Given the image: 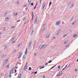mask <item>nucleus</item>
Here are the masks:
<instances>
[{"label": "nucleus", "mask_w": 78, "mask_h": 78, "mask_svg": "<svg viewBox=\"0 0 78 78\" xmlns=\"http://www.w3.org/2000/svg\"><path fill=\"white\" fill-rule=\"evenodd\" d=\"M61 21L60 20H59L58 21V22H57L56 23H55L56 25H60V24L61 23Z\"/></svg>", "instance_id": "1"}, {"label": "nucleus", "mask_w": 78, "mask_h": 78, "mask_svg": "<svg viewBox=\"0 0 78 78\" xmlns=\"http://www.w3.org/2000/svg\"><path fill=\"white\" fill-rule=\"evenodd\" d=\"M37 18H36L34 22V23H36L37 25V24H38V23H39V21H37Z\"/></svg>", "instance_id": "2"}, {"label": "nucleus", "mask_w": 78, "mask_h": 78, "mask_svg": "<svg viewBox=\"0 0 78 78\" xmlns=\"http://www.w3.org/2000/svg\"><path fill=\"white\" fill-rule=\"evenodd\" d=\"M22 76V74L21 73H20L18 76V78H21V77Z\"/></svg>", "instance_id": "3"}, {"label": "nucleus", "mask_w": 78, "mask_h": 78, "mask_svg": "<svg viewBox=\"0 0 78 78\" xmlns=\"http://www.w3.org/2000/svg\"><path fill=\"white\" fill-rule=\"evenodd\" d=\"M61 30H59L58 31H57V35H58V34H59V33L61 32Z\"/></svg>", "instance_id": "4"}, {"label": "nucleus", "mask_w": 78, "mask_h": 78, "mask_svg": "<svg viewBox=\"0 0 78 78\" xmlns=\"http://www.w3.org/2000/svg\"><path fill=\"white\" fill-rule=\"evenodd\" d=\"M61 74H60L59 73H58L57 74V75L56 76V77L57 76H61Z\"/></svg>", "instance_id": "5"}, {"label": "nucleus", "mask_w": 78, "mask_h": 78, "mask_svg": "<svg viewBox=\"0 0 78 78\" xmlns=\"http://www.w3.org/2000/svg\"><path fill=\"white\" fill-rule=\"evenodd\" d=\"M27 48H26V51L25 52V55H27Z\"/></svg>", "instance_id": "6"}, {"label": "nucleus", "mask_w": 78, "mask_h": 78, "mask_svg": "<svg viewBox=\"0 0 78 78\" xmlns=\"http://www.w3.org/2000/svg\"><path fill=\"white\" fill-rule=\"evenodd\" d=\"M31 48V44H29L28 45V49H30Z\"/></svg>", "instance_id": "7"}, {"label": "nucleus", "mask_w": 78, "mask_h": 78, "mask_svg": "<svg viewBox=\"0 0 78 78\" xmlns=\"http://www.w3.org/2000/svg\"><path fill=\"white\" fill-rule=\"evenodd\" d=\"M25 58V55H24L23 57L22 60H24Z\"/></svg>", "instance_id": "8"}, {"label": "nucleus", "mask_w": 78, "mask_h": 78, "mask_svg": "<svg viewBox=\"0 0 78 78\" xmlns=\"http://www.w3.org/2000/svg\"><path fill=\"white\" fill-rule=\"evenodd\" d=\"M73 5H74V4L73 3L71 4V6L70 7V8H72L73 6Z\"/></svg>", "instance_id": "9"}, {"label": "nucleus", "mask_w": 78, "mask_h": 78, "mask_svg": "<svg viewBox=\"0 0 78 78\" xmlns=\"http://www.w3.org/2000/svg\"><path fill=\"white\" fill-rule=\"evenodd\" d=\"M24 68V71H25V70H26V69H27V66H25Z\"/></svg>", "instance_id": "10"}, {"label": "nucleus", "mask_w": 78, "mask_h": 78, "mask_svg": "<svg viewBox=\"0 0 78 78\" xmlns=\"http://www.w3.org/2000/svg\"><path fill=\"white\" fill-rule=\"evenodd\" d=\"M34 33V30H33L32 31V33H31V34L30 36H31Z\"/></svg>", "instance_id": "11"}, {"label": "nucleus", "mask_w": 78, "mask_h": 78, "mask_svg": "<svg viewBox=\"0 0 78 78\" xmlns=\"http://www.w3.org/2000/svg\"><path fill=\"white\" fill-rule=\"evenodd\" d=\"M5 19L6 21H7V20H8V19H9V17H7Z\"/></svg>", "instance_id": "12"}, {"label": "nucleus", "mask_w": 78, "mask_h": 78, "mask_svg": "<svg viewBox=\"0 0 78 78\" xmlns=\"http://www.w3.org/2000/svg\"><path fill=\"white\" fill-rule=\"evenodd\" d=\"M10 74H12V70H10Z\"/></svg>", "instance_id": "13"}, {"label": "nucleus", "mask_w": 78, "mask_h": 78, "mask_svg": "<svg viewBox=\"0 0 78 78\" xmlns=\"http://www.w3.org/2000/svg\"><path fill=\"white\" fill-rule=\"evenodd\" d=\"M32 43V41H29V45H31V43Z\"/></svg>", "instance_id": "14"}, {"label": "nucleus", "mask_w": 78, "mask_h": 78, "mask_svg": "<svg viewBox=\"0 0 78 78\" xmlns=\"http://www.w3.org/2000/svg\"><path fill=\"white\" fill-rule=\"evenodd\" d=\"M45 27L43 28L42 30V31H44L45 30Z\"/></svg>", "instance_id": "15"}, {"label": "nucleus", "mask_w": 78, "mask_h": 78, "mask_svg": "<svg viewBox=\"0 0 78 78\" xmlns=\"http://www.w3.org/2000/svg\"><path fill=\"white\" fill-rule=\"evenodd\" d=\"M7 63V62H6V61H5L4 62V63H3V64L4 65H5V64H6Z\"/></svg>", "instance_id": "16"}, {"label": "nucleus", "mask_w": 78, "mask_h": 78, "mask_svg": "<svg viewBox=\"0 0 78 78\" xmlns=\"http://www.w3.org/2000/svg\"><path fill=\"white\" fill-rule=\"evenodd\" d=\"M14 38H15V37H13V38H12V39L11 40V41H14Z\"/></svg>", "instance_id": "17"}, {"label": "nucleus", "mask_w": 78, "mask_h": 78, "mask_svg": "<svg viewBox=\"0 0 78 78\" xmlns=\"http://www.w3.org/2000/svg\"><path fill=\"white\" fill-rule=\"evenodd\" d=\"M76 21H75L72 24V25H74V24H75V23H76Z\"/></svg>", "instance_id": "18"}, {"label": "nucleus", "mask_w": 78, "mask_h": 78, "mask_svg": "<svg viewBox=\"0 0 78 78\" xmlns=\"http://www.w3.org/2000/svg\"><path fill=\"white\" fill-rule=\"evenodd\" d=\"M34 71H33V72L31 73V75H32V76H33V73L34 74Z\"/></svg>", "instance_id": "19"}, {"label": "nucleus", "mask_w": 78, "mask_h": 78, "mask_svg": "<svg viewBox=\"0 0 78 78\" xmlns=\"http://www.w3.org/2000/svg\"><path fill=\"white\" fill-rule=\"evenodd\" d=\"M38 5V2H36V4L35 5V6H37V5Z\"/></svg>", "instance_id": "20"}, {"label": "nucleus", "mask_w": 78, "mask_h": 78, "mask_svg": "<svg viewBox=\"0 0 78 78\" xmlns=\"http://www.w3.org/2000/svg\"><path fill=\"white\" fill-rule=\"evenodd\" d=\"M47 44H46L44 45V48H45L46 47H47Z\"/></svg>", "instance_id": "21"}, {"label": "nucleus", "mask_w": 78, "mask_h": 78, "mask_svg": "<svg viewBox=\"0 0 78 78\" xmlns=\"http://www.w3.org/2000/svg\"><path fill=\"white\" fill-rule=\"evenodd\" d=\"M31 69H32L31 68V67H29V71L31 70Z\"/></svg>", "instance_id": "22"}, {"label": "nucleus", "mask_w": 78, "mask_h": 78, "mask_svg": "<svg viewBox=\"0 0 78 78\" xmlns=\"http://www.w3.org/2000/svg\"><path fill=\"white\" fill-rule=\"evenodd\" d=\"M42 6H45V3H43V4Z\"/></svg>", "instance_id": "23"}, {"label": "nucleus", "mask_w": 78, "mask_h": 78, "mask_svg": "<svg viewBox=\"0 0 78 78\" xmlns=\"http://www.w3.org/2000/svg\"><path fill=\"white\" fill-rule=\"evenodd\" d=\"M43 48V47H42L41 46H40L39 47V48H40V49H41V48Z\"/></svg>", "instance_id": "24"}, {"label": "nucleus", "mask_w": 78, "mask_h": 78, "mask_svg": "<svg viewBox=\"0 0 78 78\" xmlns=\"http://www.w3.org/2000/svg\"><path fill=\"white\" fill-rule=\"evenodd\" d=\"M8 46L7 45H6V46L5 47V48H8Z\"/></svg>", "instance_id": "25"}, {"label": "nucleus", "mask_w": 78, "mask_h": 78, "mask_svg": "<svg viewBox=\"0 0 78 78\" xmlns=\"http://www.w3.org/2000/svg\"><path fill=\"white\" fill-rule=\"evenodd\" d=\"M34 15L33 14H32V20H33V17H34Z\"/></svg>", "instance_id": "26"}, {"label": "nucleus", "mask_w": 78, "mask_h": 78, "mask_svg": "<svg viewBox=\"0 0 78 78\" xmlns=\"http://www.w3.org/2000/svg\"><path fill=\"white\" fill-rule=\"evenodd\" d=\"M34 15L33 14H32V20H33V17H34Z\"/></svg>", "instance_id": "27"}, {"label": "nucleus", "mask_w": 78, "mask_h": 78, "mask_svg": "<svg viewBox=\"0 0 78 78\" xmlns=\"http://www.w3.org/2000/svg\"><path fill=\"white\" fill-rule=\"evenodd\" d=\"M51 5V2H50L49 4V6H50V5Z\"/></svg>", "instance_id": "28"}, {"label": "nucleus", "mask_w": 78, "mask_h": 78, "mask_svg": "<svg viewBox=\"0 0 78 78\" xmlns=\"http://www.w3.org/2000/svg\"><path fill=\"white\" fill-rule=\"evenodd\" d=\"M5 30H6V28L4 27L3 30V31H5Z\"/></svg>", "instance_id": "29"}, {"label": "nucleus", "mask_w": 78, "mask_h": 78, "mask_svg": "<svg viewBox=\"0 0 78 78\" xmlns=\"http://www.w3.org/2000/svg\"><path fill=\"white\" fill-rule=\"evenodd\" d=\"M15 27H16V26H12L11 27V28H15Z\"/></svg>", "instance_id": "30"}, {"label": "nucleus", "mask_w": 78, "mask_h": 78, "mask_svg": "<svg viewBox=\"0 0 78 78\" xmlns=\"http://www.w3.org/2000/svg\"><path fill=\"white\" fill-rule=\"evenodd\" d=\"M31 0H28V2L29 3H30L31 2Z\"/></svg>", "instance_id": "31"}, {"label": "nucleus", "mask_w": 78, "mask_h": 78, "mask_svg": "<svg viewBox=\"0 0 78 78\" xmlns=\"http://www.w3.org/2000/svg\"><path fill=\"white\" fill-rule=\"evenodd\" d=\"M21 57V55H19V56H18V58H19V59H20Z\"/></svg>", "instance_id": "32"}, {"label": "nucleus", "mask_w": 78, "mask_h": 78, "mask_svg": "<svg viewBox=\"0 0 78 78\" xmlns=\"http://www.w3.org/2000/svg\"><path fill=\"white\" fill-rule=\"evenodd\" d=\"M9 78H11V74L9 76Z\"/></svg>", "instance_id": "33"}, {"label": "nucleus", "mask_w": 78, "mask_h": 78, "mask_svg": "<svg viewBox=\"0 0 78 78\" xmlns=\"http://www.w3.org/2000/svg\"><path fill=\"white\" fill-rule=\"evenodd\" d=\"M37 73V71H36L35 73H34L33 74V75H34V74H36Z\"/></svg>", "instance_id": "34"}, {"label": "nucleus", "mask_w": 78, "mask_h": 78, "mask_svg": "<svg viewBox=\"0 0 78 78\" xmlns=\"http://www.w3.org/2000/svg\"><path fill=\"white\" fill-rule=\"evenodd\" d=\"M15 69L14 68H12V71H14V70H15Z\"/></svg>", "instance_id": "35"}, {"label": "nucleus", "mask_w": 78, "mask_h": 78, "mask_svg": "<svg viewBox=\"0 0 78 78\" xmlns=\"http://www.w3.org/2000/svg\"><path fill=\"white\" fill-rule=\"evenodd\" d=\"M44 7H45L44 6H43V5H42V9H44Z\"/></svg>", "instance_id": "36"}, {"label": "nucleus", "mask_w": 78, "mask_h": 78, "mask_svg": "<svg viewBox=\"0 0 78 78\" xmlns=\"http://www.w3.org/2000/svg\"><path fill=\"white\" fill-rule=\"evenodd\" d=\"M6 67H7V68H9V65H7L6 66Z\"/></svg>", "instance_id": "37"}, {"label": "nucleus", "mask_w": 78, "mask_h": 78, "mask_svg": "<svg viewBox=\"0 0 78 78\" xmlns=\"http://www.w3.org/2000/svg\"><path fill=\"white\" fill-rule=\"evenodd\" d=\"M51 62H52V61H51L49 62H48V63L49 64L50 63H51Z\"/></svg>", "instance_id": "38"}, {"label": "nucleus", "mask_w": 78, "mask_h": 78, "mask_svg": "<svg viewBox=\"0 0 78 78\" xmlns=\"http://www.w3.org/2000/svg\"><path fill=\"white\" fill-rule=\"evenodd\" d=\"M66 68L65 67V68H64L63 69H62V71H63L64 70V69H66Z\"/></svg>", "instance_id": "39"}, {"label": "nucleus", "mask_w": 78, "mask_h": 78, "mask_svg": "<svg viewBox=\"0 0 78 78\" xmlns=\"http://www.w3.org/2000/svg\"><path fill=\"white\" fill-rule=\"evenodd\" d=\"M22 52H21V53L20 54V56H22Z\"/></svg>", "instance_id": "40"}, {"label": "nucleus", "mask_w": 78, "mask_h": 78, "mask_svg": "<svg viewBox=\"0 0 78 78\" xmlns=\"http://www.w3.org/2000/svg\"><path fill=\"white\" fill-rule=\"evenodd\" d=\"M35 43H36V41H35L34 42V45H35Z\"/></svg>", "instance_id": "41"}, {"label": "nucleus", "mask_w": 78, "mask_h": 78, "mask_svg": "<svg viewBox=\"0 0 78 78\" xmlns=\"http://www.w3.org/2000/svg\"><path fill=\"white\" fill-rule=\"evenodd\" d=\"M36 6H37L36 5L35 6V7L34 8V9H36Z\"/></svg>", "instance_id": "42"}, {"label": "nucleus", "mask_w": 78, "mask_h": 78, "mask_svg": "<svg viewBox=\"0 0 78 78\" xmlns=\"http://www.w3.org/2000/svg\"><path fill=\"white\" fill-rule=\"evenodd\" d=\"M17 13H15V14H14L15 16H17Z\"/></svg>", "instance_id": "43"}, {"label": "nucleus", "mask_w": 78, "mask_h": 78, "mask_svg": "<svg viewBox=\"0 0 78 78\" xmlns=\"http://www.w3.org/2000/svg\"><path fill=\"white\" fill-rule=\"evenodd\" d=\"M26 17L24 18L23 19V20H26Z\"/></svg>", "instance_id": "44"}, {"label": "nucleus", "mask_w": 78, "mask_h": 78, "mask_svg": "<svg viewBox=\"0 0 78 78\" xmlns=\"http://www.w3.org/2000/svg\"><path fill=\"white\" fill-rule=\"evenodd\" d=\"M20 45H21V44H19L18 45L17 47H19L20 46Z\"/></svg>", "instance_id": "45"}, {"label": "nucleus", "mask_w": 78, "mask_h": 78, "mask_svg": "<svg viewBox=\"0 0 78 78\" xmlns=\"http://www.w3.org/2000/svg\"><path fill=\"white\" fill-rule=\"evenodd\" d=\"M17 72V70L16 69L15 70V73H16Z\"/></svg>", "instance_id": "46"}, {"label": "nucleus", "mask_w": 78, "mask_h": 78, "mask_svg": "<svg viewBox=\"0 0 78 78\" xmlns=\"http://www.w3.org/2000/svg\"><path fill=\"white\" fill-rule=\"evenodd\" d=\"M53 68H54L53 66L50 69V70H51V69H53Z\"/></svg>", "instance_id": "47"}, {"label": "nucleus", "mask_w": 78, "mask_h": 78, "mask_svg": "<svg viewBox=\"0 0 78 78\" xmlns=\"http://www.w3.org/2000/svg\"><path fill=\"white\" fill-rule=\"evenodd\" d=\"M8 59H7L5 61V62H8Z\"/></svg>", "instance_id": "48"}, {"label": "nucleus", "mask_w": 78, "mask_h": 78, "mask_svg": "<svg viewBox=\"0 0 78 78\" xmlns=\"http://www.w3.org/2000/svg\"><path fill=\"white\" fill-rule=\"evenodd\" d=\"M75 72H77V71H78V70H77V69H75Z\"/></svg>", "instance_id": "49"}, {"label": "nucleus", "mask_w": 78, "mask_h": 78, "mask_svg": "<svg viewBox=\"0 0 78 78\" xmlns=\"http://www.w3.org/2000/svg\"><path fill=\"white\" fill-rule=\"evenodd\" d=\"M26 11H27V9H28V7H27L26 8Z\"/></svg>", "instance_id": "50"}, {"label": "nucleus", "mask_w": 78, "mask_h": 78, "mask_svg": "<svg viewBox=\"0 0 78 78\" xmlns=\"http://www.w3.org/2000/svg\"><path fill=\"white\" fill-rule=\"evenodd\" d=\"M31 5H32V6H33V3H32L31 4Z\"/></svg>", "instance_id": "51"}, {"label": "nucleus", "mask_w": 78, "mask_h": 78, "mask_svg": "<svg viewBox=\"0 0 78 78\" xmlns=\"http://www.w3.org/2000/svg\"><path fill=\"white\" fill-rule=\"evenodd\" d=\"M66 43H67V42H68V40H66L65 41Z\"/></svg>", "instance_id": "52"}, {"label": "nucleus", "mask_w": 78, "mask_h": 78, "mask_svg": "<svg viewBox=\"0 0 78 78\" xmlns=\"http://www.w3.org/2000/svg\"><path fill=\"white\" fill-rule=\"evenodd\" d=\"M27 64H28V62H27L26 64V65L25 66H27Z\"/></svg>", "instance_id": "53"}, {"label": "nucleus", "mask_w": 78, "mask_h": 78, "mask_svg": "<svg viewBox=\"0 0 78 78\" xmlns=\"http://www.w3.org/2000/svg\"><path fill=\"white\" fill-rule=\"evenodd\" d=\"M20 22V20H18L16 22Z\"/></svg>", "instance_id": "54"}, {"label": "nucleus", "mask_w": 78, "mask_h": 78, "mask_svg": "<svg viewBox=\"0 0 78 78\" xmlns=\"http://www.w3.org/2000/svg\"><path fill=\"white\" fill-rule=\"evenodd\" d=\"M45 24H44L43 25V27H45Z\"/></svg>", "instance_id": "55"}, {"label": "nucleus", "mask_w": 78, "mask_h": 78, "mask_svg": "<svg viewBox=\"0 0 78 78\" xmlns=\"http://www.w3.org/2000/svg\"><path fill=\"white\" fill-rule=\"evenodd\" d=\"M76 35H74L73 36V37H76Z\"/></svg>", "instance_id": "56"}, {"label": "nucleus", "mask_w": 78, "mask_h": 78, "mask_svg": "<svg viewBox=\"0 0 78 78\" xmlns=\"http://www.w3.org/2000/svg\"><path fill=\"white\" fill-rule=\"evenodd\" d=\"M7 13H5L4 15H5V16H6V15H7Z\"/></svg>", "instance_id": "57"}, {"label": "nucleus", "mask_w": 78, "mask_h": 78, "mask_svg": "<svg viewBox=\"0 0 78 78\" xmlns=\"http://www.w3.org/2000/svg\"><path fill=\"white\" fill-rule=\"evenodd\" d=\"M72 20H73V18H71V19L70 20L71 21H72Z\"/></svg>", "instance_id": "58"}, {"label": "nucleus", "mask_w": 78, "mask_h": 78, "mask_svg": "<svg viewBox=\"0 0 78 78\" xmlns=\"http://www.w3.org/2000/svg\"><path fill=\"white\" fill-rule=\"evenodd\" d=\"M58 69H60V66H58Z\"/></svg>", "instance_id": "59"}, {"label": "nucleus", "mask_w": 78, "mask_h": 78, "mask_svg": "<svg viewBox=\"0 0 78 78\" xmlns=\"http://www.w3.org/2000/svg\"><path fill=\"white\" fill-rule=\"evenodd\" d=\"M64 44H66V41H65V42H64Z\"/></svg>", "instance_id": "60"}, {"label": "nucleus", "mask_w": 78, "mask_h": 78, "mask_svg": "<svg viewBox=\"0 0 78 78\" xmlns=\"http://www.w3.org/2000/svg\"><path fill=\"white\" fill-rule=\"evenodd\" d=\"M44 66H43L42 67H41V69H44Z\"/></svg>", "instance_id": "61"}, {"label": "nucleus", "mask_w": 78, "mask_h": 78, "mask_svg": "<svg viewBox=\"0 0 78 78\" xmlns=\"http://www.w3.org/2000/svg\"><path fill=\"white\" fill-rule=\"evenodd\" d=\"M42 46V47L43 48V47H44V44L42 45V46Z\"/></svg>", "instance_id": "62"}, {"label": "nucleus", "mask_w": 78, "mask_h": 78, "mask_svg": "<svg viewBox=\"0 0 78 78\" xmlns=\"http://www.w3.org/2000/svg\"><path fill=\"white\" fill-rule=\"evenodd\" d=\"M19 62V61L17 62V63H16V66H17V64H18V63Z\"/></svg>", "instance_id": "63"}, {"label": "nucleus", "mask_w": 78, "mask_h": 78, "mask_svg": "<svg viewBox=\"0 0 78 78\" xmlns=\"http://www.w3.org/2000/svg\"><path fill=\"white\" fill-rule=\"evenodd\" d=\"M67 67V65H66L65 67V68H66Z\"/></svg>", "instance_id": "64"}]
</instances>
